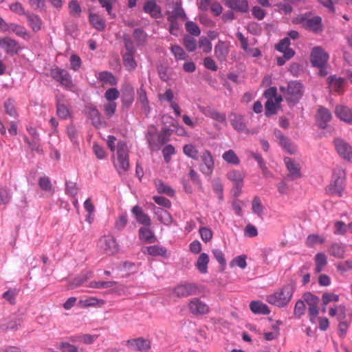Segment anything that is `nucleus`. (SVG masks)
<instances>
[{"mask_svg":"<svg viewBox=\"0 0 352 352\" xmlns=\"http://www.w3.org/2000/svg\"><path fill=\"white\" fill-rule=\"evenodd\" d=\"M284 162L287 167L289 174L287 177L291 179H296L301 177L300 167V165L290 157H285Z\"/></svg>","mask_w":352,"mask_h":352,"instance_id":"obj_18","label":"nucleus"},{"mask_svg":"<svg viewBox=\"0 0 352 352\" xmlns=\"http://www.w3.org/2000/svg\"><path fill=\"white\" fill-rule=\"evenodd\" d=\"M315 272L320 273L327 264V258L324 253H318L315 256Z\"/></svg>","mask_w":352,"mask_h":352,"instance_id":"obj_41","label":"nucleus"},{"mask_svg":"<svg viewBox=\"0 0 352 352\" xmlns=\"http://www.w3.org/2000/svg\"><path fill=\"white\" fill-rule=\"evenodd\" d=\"M338 271L341 273H344L350 270H352V261L347 260L344 262H340L336 264Z\"/></svg>","mask_w":352,"mask_h":352,"instance_id":"obj_64","label":"nucleus"},{"mask_svg":"<svg viewBox=\"0 0 352 352\" xmlns=\"http://www.w3.org/2000/svg\"><path fill=\"white\" fill-rule=\"evenodd\" d=\"M132 213L135 215L137 221L145 226H149L151 221L148 214L144 213L139 206H135L131 210Z\"/></svg>","mask_w":352,"mask_h":352,"instance_id":"obj_27","label":"nucleus"},{"mask_svg":"<svg viewBox=\"0 0 352 352\" xmlns=\"http://www.w3.org/2000/svg\"><path fill=\"white\" fill-rule=\"evenodd\" d=\"M209 256L206 253H201L199 256L195 265L198 271L201 274H206L208 272V265L209 263Z\"/></svg>","mask_w":352,"mask_h":352,"instance_id":"obj_33","label":"nucleus"},{"mask_svg":"<svg viewBox=\"0 0 352 352\" xmlns=\"http://www.w3.org/2000/svg\"><path fill=\"white\" fill-rule=\"evenodd\" d=\"M168 16L173 17V19L177 20L181 19L183 21L187 19V16L185 13L184 10L182 7V1H177L173 7L172 12H167Z\"/></svg>","mask_w":352,"mask_h":352,"instance_id":"obj_31","label":"nucleus"},{"mask_svg":"<svg viewBox=\"0 0 352 352\" xmlns=\"http://www.w3.org/2000/svg\"><path fill=\"white\" fill-rule=\"evenodd\" d=\"M0 47L10 56L18 54L21 50L19 42L10 37L0 38Z\"/></svg>","mask_w":352,"mask_h":352,"instance_id":"obj_12","label":"nucleus"},{"mask_svg":"<svg viewBox=\"0 0 352 352\" xmlns=\"http://www.w3.org/2000/svg\"><path fill=\"white\" fill-rule=\"evenodd\" d=\"M228 178L234 184H243L244 175L239 170H230L228 173Z\"/></svg>","mask_w":352,"mask_h":352,"instance_id":"obj_51","label":"nucleus"},{"mask_svg":"<svg viewBox=\"0 0 352 352\" xmlns=\"http://www.w3.org/2000/svg\"><path fill=\"white\" fill-rule=\"evenodd\" d=\"M302 298L304 302L308 305V315L310 322L314 324L316 322V318L319 313L318 304L320 298L318 296L310 293L306 292L303 294Z\"/></svg>","mask_w":352,"mask_h":352,"instance_id":"obj_7","label":"nucleus"},{"mask_svg":"<svg viewBox=\"0 0 352 352\" xmlns=\"http://www.w3.org/2000/svg\"><path fill=\"white\" fill-rule=\"evenodd\" d=\"M113 165L119 174L126 171L129 168V149L124 141H120L116 147V158Z\"/></svg>","mask_w":352,"mask_h":352,"instance_id":"obj_2","label":"nucleus"},{"mask_svg":"<svg viewBox=\"0 0 352 352\" xmlns=\"http://www.w3.org/2000/svg\"><path fill=\"white\" fill-rule=\"evenodd\" d=\"M186 31L192 35L198 36L201 34L199 26L193 21H187L186 23Z\"/></svg>","mask_w":352,"mask_h":352,"instance_id":"obj_61","label":"nucleus"},{"mask_svg":"<svg viewBox=\"0 0 352 352\" xmlns=\"http://www.w3.org/2000/svg\"><path fill=\"white\" fill-rule=\"evenodd\" d=\"M21 321L19 319L9 322L6 325H0V331L6 333L8 331H16L21 327Z\"/></svg>","mask_w":352,"mask_h":352,"instance_id":"obj_54","label":"nucleus"},{"mask_svg":"<svg viewBox=\"0 0 352 352\" xmlns=\"http://www.w3.org/2000/svg\"><path fill=\"white\" fill-rule=\"evenodd\" d=\"M201 112L206 117L210 118L211 119L216 120L225 125L227 124L226 116L224 113L218 111L214 108L207 106L199 108Z\"/></svg>","mask_w":352,"mask_h":352,"instance_id":"obj_16","label":"nucleus"},{"mask_svg":"<svg viewBox=\"0 0 352 352\" xmlns=\"http://www.w3.org/2000/svg\"><path fill=\"white\" fill-rule=\"evenodd\" d=\"M23 140L32 151H35L38 154H43V151L41 145V138H32L30 140L27 136H25Z\"/></svg>","mask_w":352,"mask_h":352,"instance_id":"obj_38","label":"nucleus"},{"mask_svg":"<svg viewBox=\"0 0 352 352\" xmlns=\"http://www.w3.org/2000/svg\"><path fill=\"white\" fill-rule=\"evenodd\" d=\"M188 308L190 314L197 316L206 315L210 311L209 305L198 297H194L188 301Z\"/></svg>","mask_w":352,"mask_h":352,"instance_id":"obj_8","label":"nucleus"},{"mask_svg":"<svg viewBox=\"0 0 352 352\" xmlns=\"http://www.w3.org/2000/svg\"><path fill=\"white\" fill-rule=\"evenodd\" d=\"M199 292L197 284L191 282H182L173 289L172 294L175 297L184 298L197 295Z\"/></svg>","mask_w":352,"mask_h":352,"instance_id":"obj_4","label":"nucleus"},{"mask_svg":"<svg viewBox=\"0 0 352 352\" xmlns=\"http://www.w3.org/2000/svg\"><path fill=\"white\" fill-rule=\"evenodd\" d=\"M143 11L153 19H159L162 16L161 8L155 0L146 1L143 6Z\"/></svg>","mask_w":352,"mask_h":352,"instance_id":"obj_19","label":"nucleus"},{"mask_svg":"<svg viewBox=\"0 0 352 352\" xmlns=\"http://www.w3.org/2000/svg\"><path fill=\"white\" fill-rule=\"evenodd\" d=\"M97 247L102 254L109 256L115 254L119 250L116 239L110 235L101 236L98 241Z\"/></svg>","mask_w":352,"mask_h":352,"instance_id":"obj_6","label":"nucleus"},{"mask_svg":"<svg viewBox=\"0 0 352 352\" xmlns=\"http://www.w3.org/2000/svg\"><path fill=\"white\" fill-rule=\"evenodd\" d=\"M335 146L340 155L347 160L352 159V148L346 142L342 140H335Z\"/></svg>","mask_w":352,"mask_h":352,"instance_id":"obj_21","label":"nucleus"},{"mask_svg":"<svg viewBox=\"0 0 352 352\" xmlns=\"http://www.w3.org/2000/svg\"><path fill=\"white\" fill-rule=\"evenodd\" d=\"M7 28L8 30L6 32H14L18 36L22 37L23 38L28 36V32L27 30L24 27L19 24L9 23L8 27Z\"/></svg>","mask_w":352,"mask_h":352,"instance_id":"obj_43","label":"nucleus"},{"mask_svg":"<svg viewBox=\"0 0 352 352\" xmlns=\"http://www.w3.org/2000/svg\"><path fill=\"white\" fill-rule=\"evenodd\" d=\"M212 186L213 191L217 195L219 199L222 201L223 199V188L221 181L219 179H214Z\"/></svg>","mask_w":352,"mask_h":352,"instance_id":"obj_57","label":"nucleus"},{"mask_svg":"<svg viewBox=\"0 0 352 352\" xmlns=\"http://www.w3.org/2000/svg\"><path fill=\"white\" fill-rule=\"evenodd\" d=\"M329 58V54L320 46L314 47L311 52L310 61L313 67L325 65Z\"/></svg>","mask_w":352,"mask_h":352,"instance_id":"obj_11","label":"nucleus"},{"mask_svg":"<svg viewBox=\"0 0 352 352\" xmlns=\"http://www.w3.org/2000/svg\"><path fill=\"white\" fill-rule=\"evenodd\" d=\"M250 156H251L254 160H256L262 170L264 175H266L268 173L267 168L266 166L265 162L263 159L261 155L258 153L250 152Z\"/></svg>","mask_w":352,"mask_h":352,"instance_id":"obj_53","label":"nucleus"},{"mask_svg":"<svg viewBox=\"0 0 352 352\" xmlns=\"http://www.w3.org/2000/svg\"><path fill=\"white\" fill-rule=\"evenodd\" d=\"M138 98L139 102L141 103L142 109L144 110L146 114H148L150 112V107L146 92L143 85H142L138 90Z\"/></svg>","mask_w":352,"mask_h":352,"instance_id":"obj_36","label":"nucleus"},{"mask_svg":"<svg viewBox=\"0 0 352 352\" xmlns=\"http://www.w3.org/2000/svg\"><path fill=\"white\" fill-rule=\"evenodd\" d=\"M274 135L278 140L279 144L289 154H294L296 151L295 145L291 142L289 139L285 136L283 133L276 130L274 132Z\"/></svg>","mask_w":352,"mask_h":352,"instance_id":"obj_20","label":"nucleus"},{"mask_svg":"<svg viewBox=\"0 0 352 352\" xmlns=\"http://www.w3.org/2000/svg\"><path fill=\"white\" fill-rule=\"evenodd\" d=\"M78 192V188L75 182L66 181L65 182V193L69 196L75 197Z\"/></svg>","mask_w":352,"mask_h":352,"instance_id":"obj_56","label":"nucleus"},{"mask_svg":"<svg viewBox=\"0 0 352 352\" xmlns=\"http://www.w3.org/2000/svg\"><path fill=\"white\" fill-rule=\"evenodd\" d=\"M126 344L130 350L141 352L147 351L151 348V342L142 338L129 340Z\"/></svg>","mask_w":352,"mask_h":352,"instance_id":"obj_15","label":"nucleus"},{"mask_svg":"<svg viewBox=\"0 0 352 352\" xmlns=\"http://www.w3.org/2000/svg\"><path fill=\"white\" fill-rule=\"evenodd\" d=\"M230 124L233 129L239 133H245L248 134L249 129L247 128L244 116L236 113H231L229 115Z\"/></svg>","mask_w":352,"mask_h":352,"instance_id":"obj_13","label":"nucleus"},{"mask_svg":"<svg viewBox=\"0 0 352 352\" xmlns=\"http://www.w3.org/2000/svg\"><path fill=\"white\" fill-rule=\"evenodd\" d=\"M170 51L175 56L176 60H183L187 58V54L182 47L177 45H172Z\"/></svg>","mask_w":352,"mask_h":352,"instance_id":"obj_52","label":"nucleus"},{"mask_svg":"<svg viewBox=\"0 0 352 352\" xmlns=\"http://www.w3.org/2000/svg\"><path fill=\"white\" fill-rule=\"evenodd\" d=\"M6 113L10 117H18V113L15 107V101L12 98L7 99L3 104Z\"/></svg>","mask_w":352,"mask_h":352,"instance_id":"obj_45","label":"nucleus"},{"mask_svg":"<svg viewBox=\"0 0 352 352\" xmlns=\"http://www.w3.org/2000/svg\"><path fill=\"white\" fill-rule=\"evenodd\" d=\"M117 109V104L115 102H109L103 105V110L107 118H110L115 113Z\"/></svg>","mask_w":352,"mask_h":352,"instance_id":"obj_58","label":"nucleus"},{"mask_svg":"<svg viewBox=\"0 0 352 352\" xmlns=\"http://www.w3.org/2000/svg\"><path fill=\"white\" fill-rule=\"evenodd\" d=\"M250 309L256 314L267 315L270 312L267 305L261 301H252L250 304Z\"/></svg>","mask_w":352,"mask_h":352,"instance_id":"obj_34","label":"nucleus"},{"mask_svg":"<svg viewBox=\"0 0 352 352\" xmlns=\"http://www.w3.org/2000/svg\"><path fill=\"white\" fill-rule=\"evenodd\" d=\"M56 114L63 120H66L72 116V109L69 104H67L62 102L60 99L56 100Z\"/></svg>","mask_w":352,"mask_h":352,"instance_id":"obj_23","label":"nucleus"},{"mask_svg":"<svg viewBox=\"0 0 352 352\" xmlns=\"http://www.w3.org/2000/svg\"><path fill=\"white\" fill-rule=\"evenodd\" d=\"M214 56L220 62H223L229 53V49L226 43L219 41L214 49Z\"/></svg>","mask_w":352,"mask_h":352,"instance_id":"obj_24","label":"nucleus"},{"mask_svg":"<svg viewBox=\"0 0 352 352\" xmlns=\"http://www.w3.org/2000/svg\"><path fill=\"white\" fill-rule=\"evenodd\" d=\"M302 24L306 29H308L315 33L320 32L322 30V19L318 16L304 19L302 21Z\"/></svg>","mask_w":352,"mask_h":352,"instance_id":"obj_22","label":"nucleus"},{"mask_svg":"<svg viewBox=\"0 0 352 352\" xmlns=\"http://www.w3.org/2000/svg\"><path fill=\"white\" fill-rule=\"evenodd\" d=\"M282 101V96H278L274 100H267L265 104V115L267 117H270L276 114L277 108L280 107V104Z\"/></svg>","mask_w":352,"mask_h":352,"instance_id":"obj_29","label":"nucleus"},{"mask_svg":"<svg viewBox=\"0 0 352 352\" xmlns=\"http://www.w3.org/2000/svg\"><path fill=\"white\" fill-rule=\"evenodd\" d=\"M329 253L334 257L342 258L345 254V247L342 243H334L329 248Z\"/></svg>","mask_w":352,"mask_h":352,"instance_id":"obj_37","label":"nucleus"},{"mask_svg":"<svg viewBox=\"0 0 352 352\" xmlns=\"http://www.w3.org/2000/svg\"><path fill=\"white\" fill-rule=\"evenodd\" d=\"M280 91L283 94L289 107H294L298 103L304 93L302 84L298 81L289 82L286 87L280 86Z\"/></svg>","mask_w":352,"mask_h":352,"instance_id":"obj_1","label":"nucleus"},{"mask_svg":"<svg viewBox=\"0 0 352 352\" xmlns=\"http://www.w3.org/2000/svg\"><path fill=\"white\" fill-rule=\"evenodd\" d=\"M183 151L187 156L195 160L198 159V151L192 144H186L183 147Z\"/></svg>","mask_w":352,"mask_h":352,"instance_id":"obj_59","label":"nucleus"},{"mask_svg":"<svg viewBox=\"0 0 352 352\" xmlns=\"http://www.w3.org/2000/svg\"><path fill=\"white\" fill-rule=\"evenodd\" d=\"M223 160L228 164L239 165L240 164V160L232 149H230L222 155Z\"/></svg>","mask_w":352,"mask_h":352,"instance_id":"obj_47","label":"nucleus"},{"mask_svg":"<svg viewBox=\"0 0 352 352\" xmlns=\"http://www.w3.org/2000/svg\"><path fill=\"white\" fill-rule=\"evenodd\" d=\"M133 37L138 46L144 45L146 43L147 34L141 28H135L133 31Z\"/></svg>","mask_w":352,"mask_h":352,"instance_id":"obj_49","label":"nucleus"},{"mask_svg":"<svg viewBox=\"0 0 352 352\" xmlns=\"http://www.w3.org/2000/svg\"><path fill=\"white\" fill-rule=\"evenodd\" d=\"M50 76L67 90L72 91L74 87L70 74L64 69L58 67L52 68L50 70Z\"/></svg>","mask_w":352,"mask_h":352,"instance_id":"obj_5","label":"nucleus"},{"mask_svg":"<svg viewBox=\"0 0 352 352\" xmlns=\"http://www.w3.org/2000/svg\"><path fill=\"white\" fill-rule=\"evenodd\" d=\"M252 212L256 214L258 217H262L263 215L264 206L261 203V199L258 196H255L252 199Z\"/></svg>","mask_w":352,"mask_h":352,"instance_id":"obj_44","label":"nucleus"},{"mask_svg":"<svg viewBox=\"0 0 352 352\" xmlns=\"http://www.w3.org/2000/svg\"><path fill=\"white\" fill-rule=\"evenodd\" d=\"M201 164L200 165V170L201 173L207 176H210L214 169V160L211 153L206 150L204 151L201 156Z\"/></svg>","mask_w":352,"mask_h":352,"instance_id":"obj_14","label":"nucleus"},{"mask_svg":"<svg viewBox=\"0 0 352 352\" xmlns=\"http://www.w3.org/2000/svg\"><path fill=\"white\" fill-rule=\"evenodd\" d=\"M26 16L28 18V23L32 30L36 32L41 30V18L34 14L27 13Z\"/></svg>","mask_w":352,"mask_h":352,"instance_id":"obj_40","label":"nucleus"},{"mask_svg":"<svg viewBox=\"0 0 352 352\" xmlns=\"http://www.w3.org/2000/svg\"><path fill=\"white\" fill-rule=\"evenodd\" d=\"M139 238L149 243H155L157 241L153 232L148 226L142 227L139 229Z\"/></svg>","mask_w":352,"mask_h":352,"instance_id":"obj_32","label":"nucleus"},{"mask_svg":"<svg viewBox=\"0 0 352 352\" xmlns=\"http://www.w3.org/2000/svg\"><path fill=\"white\" fill-rule=\"evenodd\" d=\"M85 113L90 119L92 125L100 129L106 125V122L102 119L98 109L93 104H87L85 107Z\"/></svg>","mask_w":352,"mask_h":352,"instance_id":"obj_10","label":"nucleus"},{"mask_svg":"<svg viewBox=\"0 0 352 352\" xmlns=\"http://www.w3.org/2000/svg\"><path fill=\"white\" fill-rule=\"evenodd\" d=\"M305 311V304L303 300H298L295 305L294 314L297 318H300L304 315Z\"/></svg>","mask_w":352,"mask_h":352,"instance_id":"obj_62","label":"nucleus"},{"mask_svg":"<svg viewBox=\"0 0 352 352\" xmlns=\"http://www.w3.org/2000/svg\"><path fill=\"white\" fill-rule=\"evenodd\" d=\"M199 232L201 239L205 243H208L211 241L213 236V232L210 228L208 227H201L199 230Z\"/></svg>","mask_w":352,"mask_h":352,"instance_id":"obj_55","label":"nucleus"},{"mask_svg":"<svg viewBox=\"0 0 352 352\" xmlns=\"http://www.w3.org/2000/svg\"><path fill=\"white\" fill-rule=\"evenodd\" d=\"M156 189L159 193L166 194L170 197H173L175 194L174 190L169 186L166 185L161 180L155 182Z\"/></svg>","mask_w":352,"mask_h":352,"instance_id":"obj_46","label":"nucleus"},{"mask_svg":"<svg viewBox=\"0 0 352 352\" xmlns=\"http://www.w3.org/2000/svg\"><path fill=\"white\" fill-rule=\"evenodd\" d=\"M153 212L162 223L166 226L171 224L173 218L171 214L167 210L154 206Z\"/></svg>","mask_w":352,"mask_h":352,"instance_id":"obj_30","label":"nucleus"},{"mask_svg":"<svg viewBox=\"0 0 352 352\" xmlns=\"http://www.w3.org/2000/svg\"><path fill=\"white\" fill-rule=\"evenodd\" d=\"M290 40L288 37H285L280 41V42L276 45V50L278 51L285 53L289 50H292L289 47Z\"/></svg>","mask_w":352,"mask_h":352,"instance_id":"obj_60","label":"nucleus"},{"mask_svg":"<svg viewBox=\"0 0 352 352\" xmlns=\"http://www.w3.org/2000/svg\"><path fill=\"white\" fill-rule=\"evenodd\" d=\"M134 99L133 88L128 85L122 95V103L126 106H129L132 104Z\"/></svg>","mask_w":352,"mask_h":352,"instance_id":"obj_50","label":"nucleus"},{"mask_svg":"<svg viewBox=\"0 0 352 352\" xmlns=\"http://www.w3.org/2000/svg\"><path fill=\"white\" fill-rule=\"evenodd\" d=\"M134 53L135 52H125L122 55L124 65L129 70L134 69L137 66L134 59Z\"/></svg>","mask_w":352,"mask_h":352,"instance_id":"obj_48","label":"nucleus"},{"mask_svg":"<svg viewBox=\"0 0 352 352\" xmlns=\"http://www.w3.org/2000/svg\"><path fill=\"white\" fill-rule=\"evenodd\" d=\"M226 6L232 10L247 12L248 10V0H225Z\"/></svg>","mask_w":352,"mask_h":352,"instance_id":"obj_28","label":"nucleus"},{"mask_svg":"<svg viewBox=\"0 0 352 352\" xmlns=\"http://www.w3.org/2000/svg\"><path fill=\"white\" fill-rule=\"evenodd\" d=\"M142 251L144 254H148L152 256L168 257L166 248L157 245L144 247Z\"/></svg>","mask_w":352,"mask_h":352,"instance_id":"obj_25","label":"nucleus"},{"mask_svg":"<svg viewBox=\"0 0 352 352\" xmlns=\"http://www.w3.org/2000/svg\"><path fill=\"white\" fill-rule=\"evenodd\" d=\"M89 19L91 25L96 30L103 31L105 29V22L99 15L90 13Z\"/></svg>","mask_w":352,"mask_h":352,"instance_id":"obj_39","label":"nucleus"},{"mask_svg":"<svg viewBox=\"0 0 352 352\" xmlns=\"http://www.w3.org/2000/svg\"><path fill=\"white\" fill-rule=\"evenodd\" d=\"M327 82L332 89L336 91L340 92L345 82V80L343 78L338 77L336 75L330 76L327 78Z\"/></svg>","mask_w":352,"mask_h":352,"instance_id":"obj_35","label":"nucleus"},{"mask_svg":"<svg viewBox=\"0 0 352 352\" xmlns=\"http://www.w3.org/2000/svg\"><path fill=\"white\" fill-rule=\"evenodd\" d=\"M331 118V113L329 109L323 107L318 108L316 113V122L320 129H326Z\"/></svg>","mask_w":352,"mask_h":352,"instance_id":"obj_17","label":"nucleus"},{"mask_svg":"<svg viewBox=\"0 0 352 352\" xmlns=\"http://www.w3.org/2000/svg\"><path fill=\"white\" fill-rule=\"evenodd\" d=\"M336 115L342 121L352 123V109L346 106H337L335 109Z\"/></svg>","mask_w":352,"mask_h":352,"instance_id":"obj_26","label":"nucleus"},{"mask_svg":"<svg viewBox=\"0 0 352 352\" xmlns=\"http://www.w3.org/2000/svg\"><path fill=\"white\" fill-rule=\"evenodd\" d=\"M184 45L188 52H193L197 47L196 40L189 36H186L184 38Z\"/></svg>","mask_w":352,"mask_h":352,"instance_id":"obj_63","label":"nucleus"},{"mask_svg":"<svg viewBox=\"0 0 352 352\" xmlns=\"http://www.w3.org/2000/svg\"><path fill=\"white\" fill-rule=\"evenodd\" d=\"M293 294V290L290 285L283 286L278 292L269 295L267 297V301L272 305L278 307L286 306L290 301Z\"/></svg>","mask_w":352,"mask_h":352,"instance_id":"obj_3","label":"nucleus"},{"mask_svg":"<svg viewBox=\"0 0 352 352\" xmlns=\"http://www.w3.org/2000/svg\"><path fill=\"white\" fill-rule=\"evenodd\" d=\"M98 80L109 85H116L117 84V80L116 77L109 72H101L98 76Z\"/></svg>","mask_w":352,"mask_h":352,"instance_id":"obj_42","label":"nucleus"},{"mask_svg":"<svg viewBox=\"0 0 352 352\" xmlns=\"http://www.w3.org/2000/svg\"><path fill=\"white\" fill-rule=\"evenodd\" d=\"M344 188V173L342 170H338V173H334L331 183L328 187V192L333 195L341 197Z\"/></svg>","mask_w":352,"mask_h":352,"instance_id":"obj_9","label":"nucleus"}]
</instances>
